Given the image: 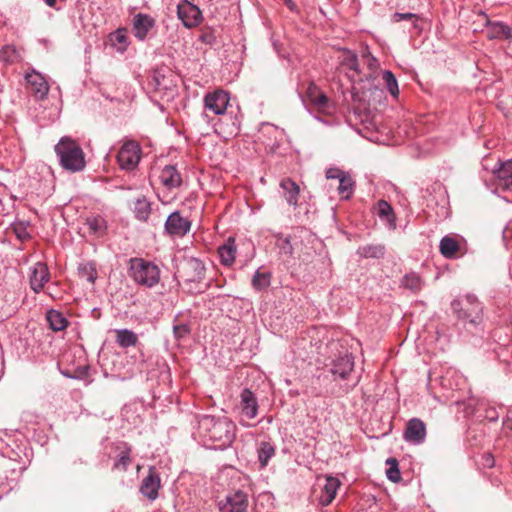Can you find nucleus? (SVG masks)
<instances>
[{
  "instance_id": "1",
  "label": "nucleus",
  "mask_w": 512,
  "mask_h": 512,
  "mask_svg": "<svg viewBox=\"0 0 512 512\" xmlns=\"http://www.w3.org/2000/svg\"><path fill=\"white\" fill-rule=\"evenodd\" d=\"M236 424L227 416L202 415L198 418V435L205 445L224 450L236 438Z\"/></svg>"
},
{
  "instance_id": "2",
  "label": "nucleus",
  "mask_w": 512,
  "mask_h": 512,
  "mask_svg": "<svg viewBox=\"0 0 512 512\" xmlns=\"http://www.w3.org/2000/svg\"><path fill=\"white\" fill-rule=\"evenodd\" d=\"M63 169L80 172L86 166L85 155L80 145L71 137L64 136L54 147Z\"/></svg>"
},
{
  "instance_id": "3",
  "label": "nucleus",
  "mask_w": 512,
  "mask_h": 512,
  "mask_svg": "<svg viewBox=\"0 0 512 512\" xmlns=\"http://www.w3.org/2000/svg\"><path fill=\"white\" fill-rule=\"evenodd\" d=\"M129 276L139 285L153 287L160 280V270L157 265L143 258H132L129 261Z\"/></svg>"
},
{
  "instance_id": "4",
  "label": "nucleus",
  "mask_w": 512,
  "mask_h": 512,
  "mask_svg": "<svg viewBox=\"0 0 512 512\" xmlns=\"http://www.w3.org/2000/svg\"><path fill=\"white\" fill-rule=\"evenodd\" d=\"M453 312L460 320L468 321L471 324H477L482 319L483 308L477 297L467 294L462 298L455 299L451 303Z\"/></svg>"
},
{
  "instance_id": "5",
  "label": "nucleus",
  "mask_w": 512,
  "mask_h": 512,
  "mask_svg": "<svg viewBox=\"0 0 512 512\" xmlns=\"http://www.w3.org/2000/svg\"><path fill=\"white\" fill-rule=\"evenodd\" d=\"M141 158V147L136 141L125 142L118 151L117 161L121 169L134 170Z\"/></svg>"
},
{
  "instance_id": "6",
  "label": "nucleus",
  "mask_w": 512,
  "mask_h": 512,
  "mask_svg": "<svg viewBox=\"0 0 512 512\" xmlns=\"http://www.w3.org/2000/svg\"><path fill=\"white\" fill-rule=\"evenodd\" d=\"M238 408L241 415L239 420L240 425L243 427H252L253 425L246 422L245 419H254L258 414L259 405L257 397L250 389L245 388L241 391Z\"/></svg>"
},
{
  "instance_id": "7",
  "label": "nucleus",
  "mask_w": 512,
  "mask_h": 512,
  "mask_svg": "<svg viewBox=\"0 0 512 512\" xmlns=\"http://www.w3.org/2000/svg\"><path fill=\"white\" fill-rule=\"evenodd\" d=\"M229 94L221 89L209 92L204 96L205 111L215 115H223L229 105Z\"/></svg>"
},
{
  "instance_id": "8",
  "label": "nucleus",
  "mask_w": 512,
  "mask_h": 512,
  "mask_svg": "<svg viewBox=\"0 0 512 512\" xmlns=\"http://www.w3.org/2000/svg\"><path fill=\"white\" fill-rule=\"evenodd\" d=\"M354 369V357L345 352L338 355L330 363L329 371L334 380H346Z\"/></svg>"
},
{
  "instance_id": "9",
  "label": "nucleus",
  "mask_w": 512,
  "mask_h": 512,
  "mask_svg": "<svg viewBox=\"0 0 512 512\" xmlns=\"http://www.w3.org/2000/svg\"><path fill=\"white\" fill-rule=\"evenodd\" d=\"M248 496L245 492L238 490L219 501L220 512H246L248 508Z\"/></svg>"
},
{
  "instance_id": "10",
  "label": "nucleus",
  "mask_w": 512,
  "mask_h": 512,
  "mask_svg": "<svg viewBox=\"0 0 512 512\" xmlns=\"http://www.w3.org/2000/svg\"><path fill=\"white\" fill-rule=\"evenodd\" d=\"M161 488L160 475L154 466H150L148 474L145 476L140 485V493L150 501L158 498V492Z\"/></svg>"
},
{
  "instance_id": "11",
  "label": "nucleus",
  "mask_w": 512,
  "mask_h": 512,
  "mask_svg": "<svg viewBox=\"0 0 512 512\" xmlns=\"http://www.w3.org/2000/svg\"><path fill=\"white\" fill-rule=\"evenodd\" d=\"M177 14L183 25L187 28L197 26L202 20V13L200 9L187 0L178 4Z\"/></svg>"
},
{
  "instance_id": "12",
  "label": "nucleus",
  "mask_w": 512,
  "mask_h": 512,
  "mask_svg": "<svg viewBox=\"0 0 512 512\" xmlns=\"http://www.w3.org/2000/svg\"><path fill=\"white\" fill-rule=\"evenodd\" d=\"M27 89L37 100L44 99L49 91L45 78L35 70L25 74Z\"/></svg>"
},
{
  "instance_id": "13",
  "label": "nucleus",
  "mask_w": 512,
  "mask_h": 512,
  "mask_svg": "<svg viewBox=\"0 0 512 512\" xmlns=\"http://www.w3.org/2000/svg\"><path fill=\"white\" fill-rule=\"evenodd\" d=\"M403 438L406 442L419 445L426 439V425L419 418L410 419L405 427Z\"/></svg>"
},
{
  "instance_id": "14",
  "label": "nucleus",
  "mask_w": 512,
  "mask_h": 512,
  "mask_svg": "<svg viewBox=\"0 0 512 512\" xmlns=\"http://www.w3.org/2000/svg\"><path fill=\"white\" fill-rule=\"evenodd\" d=\"M191 228V222L182 217L178 211L171 213L165 222V229L168 234L177 237L185 236Z\"/></svg>"
},
{
  "instance_id": "15",
  "label": "nucleus",
  "mask_w": 512,
  "mask_h": 512,
  "mask_svg": "<svg viewBox=\"0 0 512 512\" xmlns=\"http://www.w3.org/2000/svg\"><path fill=\"white\" fill-rule=\"evenodd\" d=\"M50 279V272L47 265L37 262L30 268L29 284L35 293H40Z\"/></svg>"
},
{
  "instance_id": "16",
  "label": "nucleus",
  "mask_w": 512,
  "mask_h": 512,
  "mask_svg": "<svg viewBox=\"0 0 512 512\" xmlns=\"http://www.w3.org/2000/svg\"><path fill=\"white\" fill-rule=\"evenodd\" d=\"M512 159L501 164L499 169L494 171L495 174V192L497 194L509 192L512 186Z\"/></svg>"
},
{
  "instance_id": "17",
  "label": "nucleus",
  "mask_w": 512,
  "mask_h": 512,
  "mask_svg": "<svg viewBox=\"0 0 512 512\" xmlns=\"http://www.w3.org/2000/svg\"><path fill=\"white\" fill-rule=\"evenodd\" d=\"M306 98L309 104L319 112H328L330 109L329 98L313 82H310L307 87Z\"/></svg>"
},
{
  "instance_id": "18",
  "label": "nucleus",
  "mask_w": 512,
  "mask_h": 512,
  "mask_svg": "<svg viewBox=\"0 0 512 512\" xmlns=\"http://www.w3.org/2000/svg\"><path fill=\"white\" fill-rule=\"evenodd\" d=\"M114 450L117 454L112 469L126 472L132 463V447L127 442L120 441L114 444Z\"/></svg>"
},
{
  "instance_id": "19",
  "label": "nucleus",
  "mask_w": 512,
  "mask_h": 512,
  "mask_svg": "<svg viewBox=\"0 0 512 512\" xmlns=\"http://www.w3.org/2000/svg\"><path fill=\"white\" fill-rule=\"evenodd\" d=\"M155 23V19L148 14H136L132 22V29L135 38L139 41H144L147 38L149 31L154 28Z\"/></svg>"
},
{
  "instance_id": "20",
  "label": "nucleus",
  "mask_w": 512,
  "mask_h": 512,
  "mask_svg": "<svg viewBox=\"0 0 512 512\" xmlns=\"http://www.w3.org/2000/svg\"><path fill=\"white\" fill-rule=\"evenodd\" d=\"M159 179L161 184L169 190L178 188L182 184L181 174L172 165H167L161 170Z\"/></svg>"
},
{
  "instance_id": "21",
  "label": "nucleus",
  "mask_w": 512,
  "mask_h": 512,
  "mask_svg": "<svg viewBox=\"0 0 512 512\" xmlns=\"http://www.w3.org/2000/svg\"><path fill=\"white\" fill-rule=\"evenodd\" d=\"M280 187L283 190V196L286 202L290 206L297 207L300 195L299 185L291 178L287 177L281 180Z\"/></svg>"
},
{
  "instance_id": "22",
  "label": "nucleus",
  "mask_w": 512,
  "mask_h": 512,
  "mask_svg": "<svg viewBox=\"0 0 512 512\" xmlns=\"http://www.w3.org/2000/svg\"><path fill=\"white\" fill-rule=\"evenodd\" d=\"M340 481L332 476L326 478V482L319 496V502L322 506H328L335 498Z\"/></svg>"
},
{
  "instance_id": "23",
  "label": "nucleus",
  "mask_w": 512,
  "mask_h": 512,
  "mask_svg": "<svg viewBox=\"0 0 512 512\" xmlns=\"http://www.w3.org/2000/svg\"><path fill=\"white\" fill-rule=\"evenodd\" d=\"M45 318L48 322L49 328L54 332L63 331L69 325L68 319L63 315L62 312L56 309L47 310Z\"/></svg>"
},
{
  "instance_id": "24",
  "label": "nucleus",
  "mask_w": 512,
  "mask_h": 512,
  "mask_svg": "<svg viewBox=\"0 0 512 512\" xmlns=\"http://www.w3.org/2000/svg\"><path fill=\"white\" fill-rule=\"evenodd\" d=\"M236 243L233 237H229L223 245L218 248L220 261L225 266H231L235 261Z\"/></svg>"
},
{
  "instance_id": "25",
  "label": "nucleus",
  "mask_w": 512,
  "mask_h": 512,
  "mask_svg": "<svg viewBox=\"0 0 512 512\" xmlns=\"http://www.w3.org/2000/svg\"><path fill=\"white\" fill-rule=\"evenodd\" d=\"M377 215L379 218L386 222L389 229H396V216L392 206L385 200L377 202Z\"/></svg>"
},
{
  "instance_id": "26",
  "label": "nucleus",
  "mask_w": 512,
  "mask_h": 512,
  "mask_svg": "<svg viewBox=\"0 0 512 512\" xmlns=\"http://www.w3.org/2000/svg\"><path fill=\"white\" fill-rule=\"evenodd\" d=\"M439 250L446 259H453L460 250V244L455 237L446 235L440 240Z\"/></svg>"
},
{
  "instance_id": "27",
  "label": "nucleus",
  "mask_w": 512,
  "mask_h": 512,
  "mask_svg": "<svg viewBox=\"0 0 512 512\" xmlns=\"http://www.w3.org/2000/svg\"><path fill=\"white\" fill-rule=\"evenodd\" d=\"M276 447L271 441H262L257 448L258 461L261 468H265L270 459L275 456Z\"/></svg>"
},
{
  "instance_id": "28",
  "label": "nucleus",
  "mask_w": 512,
  "mask_h": 512,
  "mask_svg": "<svg viewBox=\"0 0 512 512\" xmlns=\"http://www.w3.org/2000/svg\"><path fill=\"white\" fill-rule=\"evenodd\" d=\"M115 335V341L121 348L133 347L138 343V336L132 330L117 329Z\"/></svg>"
},
{
  "instance_id": "29",
  "label": "nucleus",
  "mask_w": 512,
  "mask_h": 512,
  "mask_svg": "<svg viewBox=\"0 0 512 512\" xmlns=\"http://www.w3.org/2000/svg\"><path fill=\"white\" fill-rule=\"evenodd\" d=\"M109 41L111 46H113L118 52H125L129 45L127 30L125 28L117 29L109 35Z\"/></svg>"
},
{
  "instance_id": "30",
  "label": "nucleus",
  "mask_w": 512,
  "mask_h": 512,
  "mask_svg": "<svg viewBox=\"0 0 512 512\" xmlns=\"http://www.w3.org/2000/svg\"><path fill=\"white\" fill-rule=\"evenodd\" d=\"M85 225L88 227L89 233L96 237H101L106 233L107 224L102 216L87 217Z\"/></svg>"
},
{
  "instance_id": "31",
  "label": "nucleus",
  "mask_w": 512,
  "mask_h": 512,
  "mask_svg": "<svg viewBox=\"0 0 512 512\" xmlns=\"http://www.w3.org/2000/svg\"><path fill=\"white\" fill-rule=\"evenodd\" d=\"M385 252L383 244H366L357 249V254L363 258H382Z\"/></svg>"
},
{
  "instance_id": "32",
  "label": "nucleus",
  "mask_w": 512,
  "mask_h": 512,
  "mask_svg": "<svg viewBox=\"0 0 512 512\" xmlns=\"http://www.w3.org/2000/svg\"><path fill=\"white\" fill-rule=\"evenodd\" d=\"M355 182L352 177L347 173L341 177L338 185V194L342 199L348 200L354 192Z\"/></svg>"
},
{
  "instance_id": "33",
  "label": "nucleus",
  "mask_w": 512,
  "mask_h": 512,
  "mask_svg": "<svg viewBox=\"0 0 512 512\" xmlns=\"http://www.w3.org/2000/svg\"><path fill=\"white\" fill-rule=\"evenodd\" d=\"M151 212L150 202L145 198H138L134 202V213L137 219L145 221L148 219Z\"/></svg>"
},
{
  "instance_id": "34",
  "label": "nucleus",
  "mask_w": 512,
  "mask_h": 512,
  "mask_svg": "<svg viewBox=\"0 0 512 512\" xmlns=\"http://www.w3.org/2000/svg\"><path fill=\"white\" fill-rule=\"evenodd\" d=\"M271 273L257 270L252 278V286L257 291H262L270 286Z\"/></svg>"
},
{
  "instance_id": "35",
  "label": "nucleus",
  "mask_w": 512,
  "mask_h": 512,
  "mask_svg": "<svg viewBox=\"0 0 512 512\" xmlns=\"http://www.w3.org/2000/svg\"><path fill=\"white\" fill-rule=\"evenodd\" d=\"M78 272L81 278L85 279L89 283H94L97 278V270L93 263L88 262L84 264H80L78 267Z\"/></svg>"
},
{
  "instance_id": "36",
  "label": "nucleus",
  "mask_w": 512,
  "mask_h": 512,
  "mask_svg": "<svg viewBox=\"0 0 512 512\" xmlns=\"http://www.w3.org/2000/svg\"><path fill=\"white\" fill-rule=\"evenodd\" d=\"M402 285L413 292H418L421 290L423 282L418 274L412 272L404 276Z\"/></svg>"
},
{
  "instance_id": "37",
  "label": "nucleus",
  "mask_w": 512,
  "mask_h": 512,
  "mask_svg": "<svg viewBox=\"0 0 512 512\" xmlns=\"http://www.w3.org/2000/svg\"><path fill=\"white\" fill-rule=\"evenodd\" d=\"M386 464L388 465V469L386 470L387 478L397 483L401 480V473L398 467V461L395 458H388L386 460Z\"/></svg>"
},
{
  "instance_id": "38",
  "label": "nucleus",
  "mask_w": 512,
  "mask_h": 512,
  "mask_svg": "<svg viewBox=\"0 0 512 512\" xmlns=\"http://www.w3.org/2000/svg\"><path fill=\"white\" fill-rule=\"evenodd\" d=\"M382 78L386 84L388 91L391 93V95L394 97H397L399 94V89H398V83H397V80H396L394 74L389 70H385L383 72Z\"/></svg>"
},
{
  "instance_id": "39",
  "label": "nucleus",
  "mask_w": 512,
  "mask_h": 512,
  "mask_svg": "<svg viewBox=\"0 0 512 512\" xmlns=\"http://www.w3.org/2000/svg\"><path fill=\"white\" fill-rule=\"evenodd\" d=\"M511 29L509 26L504 25L500 22H496L492 24L490 30V37H505L508 38L510 36Z\"/></svg>"
},
{
  "instance_id": "40",
  "label": "nucleus",
  "mask_w": 512,
  "mask_h": 512,
  "mask_svg": "<svg viewBox=\"0 0 512 512\" xmlns=\"http://www.w3.org/2000/svg\"><path fill=\"white\" fill-rule=\"evenodd\" d=\"M186 269L193 270L195 275L187 278V281H196L202 278L204 267L199 260H191L187 263Z\"/></svg>"
},
{
  "instance_id": "41",
  "label": "nucleus",
  "mask_w": 512,
  "mask_h": 512,
  "mask_svg": "<svg viewBox=\"0 0 512 512\" xmlns=\"http://www.w3.org/2000/svg\"><path fill=\"white\" fill-rule=\"evenodd\" d=\"M17 53L13 46H4L0 50V60L5 63H12L16 60Z\"/></svg>"
},
{
  "instance_id": "42",
  "label": "nucleus",
  "mask_w": 512,
  "mask_h": 512,
  "mask_svg": "<svg viewBox=\"0 0 512 512\" xmlns=\"http://www.w3.org/2000/svg\"><path fill=\"white\" fill-rule=\"evenodd\" d=\"M173 334L178 340L184 339L190 334V327L184 323L174 325Z\"/></svg>"
},
{
  "instance_id": "43",
  "label": "nucleus",
  "mask_w": 512,
  "mask_h": 512,
  "mask_svg": "<svg viewBox=\"0 0 512 512\" xmlns=\"http://www.w3.org/2000/svg\"><path fill=\"white\" fill-rule=\"evenodd\" d=\"M153 85L155 90L161 91L168 89L167 84L165 83V76L160 72L156 71L152 77Z\"/></svg>"
},
{
  "instance_id": "44",
  "label": "nucleus",
  "mask_w": 512,
  "mask_h": 512,
  "mask_svg": "<svg viewBox=\"0 0 512 512\" xmlns=\"http://www.w3.org/2000/svg\"><path fill=\"white\" fill-rule=\"evenodd\" d=\"M343 64L352 71L359 72L358 58L356 54L350 53L345 57Z\"/></svg>"
},
{
  "instance_id": "45",
  "label": "nucleus",
  "mask_w": 512,
  "mask_h": 512,
  "mask_svg": "<svg viewBox=\"0 0 512 512\" xmlns=\"http://www.w3.org/2000/svg\"><path fill=\"white\" fill-rule=\"evenodd\" d=\"M512 238V230L509 227V223L502 230V242L506 250H509L510 239Z\"/></svg>"
},
{
  "instance_id": "46",
  "label": "nucleus",
  "mask_w": 512,
  "mask_h": 512,
  "mask_svg": "<svg viewBox=\"0 0 512 512\" xmlns=\"http://www.w3.org/2000/svg\"><path fill=\"white\" fill-rule=\"evenodd\" d=\"M347 174V172L340 170L338 168H329L326 171V178L327 179H338L340 180L342 176Z\"/></svg>"
},
{
  "instance_id": "47",
  "label": "nucleus",
  "mask_w": 512,
  "mask_h": 512,
  "mask_svg": "<svg viewBox=\"0 0 512 512\" xmlns=\"http://www.w3.org/2000/svg\"><path fill=\"white\" fill-rule=\"evenodd\" d=\"M413 18H417V15L414 13H399L396 12L392 15L393 22H400L403 20H411Z\"/></svg>"
},
{
  "instance_id": "48",
  "label": "nucleus",
  "mask_w": 512,
  "mask_h": 512,
  "mask_svg": "<svg viewBox=\"0 0 512 512\" xmlns=\"http://www.w3.org/2000/svg\"><path fill=\"white\" fill-rule=\"evenodd\" d=\"M482 460H483L482 465L484 467L491 468L494 466L495 461H494V457L491 454H488V453L484 454L482 457Z\"/></svg>"
},
{
  "instance_id": "49",
  "label": "nucleus",
  "mask_w": 512,
  "mask_h": 512,
  "mask_svg": "<svg viewBox=\"0 0 512 512\" xmlns=\"http://www.w3.org/2000/svg\"><path fill=\"white\" fill-rule=\"evenodd\" d=\"M199 39L206 44H213L215 42V36L211 32L203 33Z\"/></svg>"
},
{
  "instance_id": "50",
  "label": "nucleus",
  "mask_w": 512,
  "mask_h": 512,
  "mask_svg": "<svg viewBox=\"0 0 512 512\" xmlns=\"http://www.w3.org/2000/svg\"><path fill=\"white\" fill-rule=\"evenodd\" d=\"M285 5L290 9V10H294L295 9V3L293 0H283Z\"/></svg>"
},
{
  "instance_id": "51",
  "label": "nucleus",
  "mask_w": 512,
  "mask_h": 512,
  "mask_svg": "<svg viewBox=\"0 0 512 512\" xmlns=\"http://www.w3.org/2000/svg\"><path fill=\"white\" fill-rule=\"evenodd\" d=\"M502 198L506 201V202H509V197L507 195H503Z\"/></svg>"
},
{
  "instance_id": "52",
  "label": "nucleus",
  "mask_w": 512,
  "mask_h": 512,
  "mask_svg": "<svg viewBox=\"0 0 512 512\" xmlns=\"http://www.w3.org/2000/svg\"><path fill=\"white\" fill-rule=\"evenodd\" d=\"M18 234V237H22V234H23V231H20V233H17Z\"/></svg>"
},
{
  "instance_id": "53",
  "label": "nucleus",
  "mask_w": 512,
  "mask_h": 512,
  "mask_svg": "<svg viewBox=\"0 0 512 512\" xmlns=\"http://www.w3.org/2000/svg\"><path fill=\"white\" fill-rule=\"evenodd\" d=\"M18 234V237H22V234H23V231H20V233H17Z\"/></svg>"
},
{
  "instance_id": "54",
  "label": "nucleus",
  "mask_w": 512,
  "mask_h": 512,
  "mask_svg": "<svg viewBox=\"0 0 512 512\" xmlns=\"http://www.w3.org/2000/svg\"><path fill=\"white\" fill-rule=\"evenodd\" d=\"M285 242H286L287 244H289V243H290L289 238H286V239H285Z\"/></svg>"
}]
</instances>
